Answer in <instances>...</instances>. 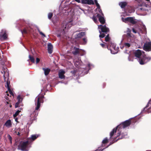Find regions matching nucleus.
<instances>
[{"label": "nucleus", "instance_id": "nucleus-1", "mask_svg": "<svg viewBox=\"0 0 151 151\" xmlns=\"http://www.w3.org/2000/svg\"><path fill=\"white\" fill-rule=\"evenodd\" d=\"M131 124L129 120H127L123 123L118 125L110 133V139L114 142L116 141L119 139L127 138V134L126 132L120 134L121 130L129 126Z\"/></svg>", "mask_w": 151, "mask_h": 151}, {"label": "nucleus", "instance_id": "nucleus-2", "mask_svg": "<svg viewBox=\"0 0 151 151\" xmlns=\"http://www.w3.org/2000/svg\"><path fill=\"white\" fill-rule=\"evenodd\" d=\"M135 56L138 58V62L141 65L144 64L151 59L150 57H146L144 52L140 50H138L135 52Z\"/></svg>", "mask_w": 151, "mask_h": 151}, {"label": "nucleus", "instance_id": "nucleus-3", "mask_svg": "<svg viewBox=\"0 0 151 151\" xmlns=\"http://www.w3.org/2000/svg\"><path fill=\"white\" fill-rule=\"evenodd\" d=\"M74 62L75 65L77 67L78 69H77L75 72L76 73L77 71L83 72L84 70H85L86 69H90L91 68L93 67V65L89 63L88 64V65L86 67L85 66L82 65L81 61L79 58L78 59H75L74 60Z\"/></svg>", "mask_w": 151, "mask_h": 151}, {"label": "nucleus", "instance_id": "nucleus-4", "mask_svg": "<svg viewBox=\"0 0 151 151\" xmlns=\"http://www.w3.org/2000/svg\"><path fill=\"white\" fill-rule=\"evenodd\" d=\"M31 142L28 140L26 141H22L18 146V149L23 151H28L31 147Z\"/></svg>", "mask_w": 151, "mask_h": 151}, {"label": "nucleus", "instance_id": "nucleus-5", "mask_svg": "<svg viewBox=\"0 0 151 151\" xmlns=\"http://www.w3.org/2000/svg\"><path fill=\"white\" fill-rule=\"evenodd\" d=\"M105 41L108 42V45L110 46V50L111 53L112 54H115L118 52L119 48L116 47L115 44L111 40V38H105Z\"/></svg>", "mask_w": 151, "mask_h": 151}, {"label": "nucleus", "instance_id": "nucleus-6", "mask_svg": "<svg viewBox=\"0 0 151 151\" xmlns=\"http://www.w3.org/2000/svg\"><path fill=\"white\" fill-rule=\"evenodd\" d=\"M44 96L43 95H39L37 96L35 99V104L36 105V107L35 110H37L40 107V103H43V99Z\"/></svg>", "mask_w": 151, "mask_h": 151}, {"label": "nucleus", "instance_id": "nucleus-7", "mask_svg": "<svg viewBox=\"0 0 151 151\" xmlns=\"http://www.w3.org/2000/svg\"><path fill=\"white\" fill-rule=\"evenodd\" d=\"M66 26H65V27H62L61 31L60 32H58L55 34V37H61V38H64L66 37L65 29Z\"/></svg>", "mask_w": 151, "mask_h": 151}, {"label": "nucleus", "instance_id": "nucleus-8", "mask_svg": "<svg viewBox=\"0 0 151 151\" xmlns=\"http://www.w3.org/2000/svg\"><path fill=\"white\" fill-rule=\"evenodd\" d=\"M22 33L23 34H27L28 33H32L34 34V29L30 27L25 28L21 30Z\"/></svg>", "mask_w": 151, "mask_h": 151}, {"label": "nucleus", "instance_id": "nucleus-9", "mask_svg": "<svg viewBox=\"0 0 151 151\" xmlns=\"http://www.w3.org/2000/svg\"><path fill=\"white\" fill-rule=\"evenodd\" d=\"M123 22L126 23L127 22H130L133 24H135L137 23V22L136 20L134 19L133 17H128L126 18L123 19Z\"/></svg>", "mask_w": 151, "mask_h": 151}, {"label": "nucleus", "instance_id": "nucleus-10", "mask_svg": "<svg viewBox=\"0 0 151 151\" xmlns=\"http://www.w3.org/2000/svg\"><path fill=\"white\" fill-rule=\"evenodd\" d=\"M143 49L147 51L151 50V42H147L143 46Z\"/></svg>", "mask_w": 151, "mask_h": 151}, {"label": "nucleus", "instance_id": "nucleus-11", "mask_svg": "<svg viewBox=\"0 0 151 151\" xmlns=\"http://www.w3.org/2000/svg\"><path fill=\"white\" fill-rule=\"evenodd\" d=\"M71 44L70 45L71 46V50L72 53L74 55H76L77 54L80 53L81 51V50H79L78 48L73 46Z\"/></svg>", "mask_w": 151, "mask_h": 151}, {"label": "nucleus", "instance_id": "nucleus-12", "mask_svg": "<svg viewBox=\"0 0 151 151\" xmlns=\"http://www.w3.org/2000/svg\"><path fill=\"white\" fill-rule=\"evenodd\" d=\"M98 28L101 29L102 32H104L105 34H107L109 31V29L105 25L103 26L100 25L98 26Z\"/></svg>", "mask_w": 151, "mask_h": 151}, {"label": "nucleus", "instance_id": "nucleus-13", "mask_svg": "<svg viewBox=\"0 0 151 151\" xmlns=\"http://www.w3.org/2000/svg\"><path fill=\"white\" fill-rule=\"evenodd\" d=\"M134 41L132 38H127V42H125L124 44V46L126 48H128L132 45V43Z\"/></svg>", "mask_w": 151, "mask_h": 151}, {"label": "nucleus", "instance_id": "nucleus-14", "mask_svg": "<svg viewBox=\"0 0 151 151\" xmlns=\"http://www.w3.org/2000/svg\"><path fill=\"white\" fill-rule=\"evenodd\" d=\"M96 16L98 18L99 21L101 24H104L105 21L104 17L101 16L99 14H97Z\"/></svg>", "mask_w": 151, "mask_h": 151}, {"label": "nucleus", "instance_id": "nucleus-15", "mask_svg": "<svg viewBox=\"0 0 151 151\" xmlns=\"http://www.w3.org/2000/svg\"><path fill=\"white\" fill-rule=\"evenodd\" d=\"M146 109H148V112H151V100L149 101L147 105L144 109L143 111H146ZM142 112L143 111H142Z\"/></svg>", "mask_w": 151, "mask_h": 151}, {"label": "nucleus", "instance_id": "nucleus-16", "mask_svg": "<svg viewBox=\"0 0 151 151\" xmlns=\"http://www.w3.org/2000/svg\"><path fill=\"white\" fill-rule=\"evenodd\" d=\"M4 126L9 128L12 126V122L10 119L8 120L4 124Z\"/></svg>", "mask_w": 151, "mask_h": 151}, {"label": "nucleus", "instance_id": "nucleus-17", "mask_svg": "<svg viewBox=\"0 0 151 151\" xmlns=\"http://www.w3.org/2000/svg\"><path fill=\"white\" fill-rule=\"evenodd\" d=\"M65 72L63 69H61L59 70L58 72L59 77L61 79H64L65 78L64 74Z\"/></svg>", "mask_w": 151, "mask_h": 151}, {"label": "nucleus", "instance_id": "nucleus-18", "mask_svg": "<svg viewBox=\"0 0 151 151\" xmlns=\"http://www.w3.org/2000/svg\"><path fill=\"white\" fill-rule=\"evenodd\" d=\"M53 46L51 43H49L47 45V50L49 53L51 54L53 51Z\"/></svg>", "mask_w": 151, "mask_h": 151}, {"label": "nucleus", "instance_id": "nucleus-19", "mask_svg": "<svg viewBox=\"0 0 151 151\" xmlns=\"http://www.w3.org/2000/svg\"><path fill=\"white\" fill-rule=\"evenodd\" d=\"M82 3L83 4L89 5L94 4V3L92 0H82Z\"/></svg>", "mask_w": 151, "mask_h": 151}, {"label": "nucleus", "instance_id": "nucleus-20", "mask_svg": "<svg viewBox=\"0 0 151 151\" xmlns=\"http://www.w3.org/2000/svg\"><path fill=\"white\" fill-rule=\"evenodd\" d=\"M17 99L18 100V101L15 104V107L16 108L18 107L20 105L21 102L22 101V99L20 95L18 96Z\"/></svg>", "mask_w": 151, "mask_h": 151}, {"label": "nucleus", "instance_id": "nucleus-21", "mask_svg": "<svg viewBox=\"0 0 151 151\" xmlns=\"http://www.w3.org/2000/svg\"><path fill=\"white\" fill-rule=\"evenodd\" d=\"M8 35L7 32L5 30H2L0 34L1 38H7Z\"/></svg>", "mask_w": 151, "mask_h": 151}, {"label": "nucleus", "instance_id": "nucleus-22", "mask_svg": "<svg viewBox=\"0 0 151 151\" xmlns=\"http://www.w3.org/2000/svg\"><path fill=\"white\" fill-rule=\"evenodd\" d=\"M128 3L126 1H122L120 2L119 5L122 9H124L125 7L127 6Z\"/></svg>", "mask_w": 151, "mask_h": 151}, {"label": "nucleus", "instance_id": "nucleus-23", "mask_svg": "<svg viewBox=\"0 0 151 151\" xmlns=\"http://www.w3.org/2000/svg\"><path fill=\"white\" fill-rule=\"evenodd\" d=\"M142 29L143 30V31H142V30H140V32H137L140 35V33H142V34L144 33V34H146V33H147L146 28V27L145 26V25H143L142 26Z\"/></svg>", "mask_w": 151, "mask_h": 151}, {"label": "nucleus", "instance_id": "nucleus-24", "mask_svg": "<svg viewBox=\"0 0 151 151\" xmlns=\"http://www.w3.org/2000/svg\"><path fill=\"white\" fill-rule=\"evenodd\" d=\"M39 136V135H32L31 136V137L29 138L28 140L30 142L31 141H34Z\"/></svg>", "mask_w": 151, "mask_h": 151}, {"label": "nucleus", "instance_id": "nucleus-25", "mask_svg": "<svg viewBox=\"0 0 151 151\" xmlns=\"http://www.w3.org/2000/svg\"><path fill=\"white\" fill-rule=\"evenodd\" d=\"M86 35V33L85 32H81L78 34H76V36L75 38H81L84 37Z\"/></svg>", "mask_w": 151, "mask_h": 151}, {"label": "nucleus", "instance_id": "nucleus-26", "mask_svg": "<svg viewBox=\"0 0 151 151\" xmlns=\"http://www.w3.org/2000/svg\"><path fill=\"white\" fill-rule=\"evenodd\" d=\"M24 130L23 129H19V130L17 131H16L15 132L16 134L18 135H22L24 133Z\"/></svg>", "mask_w": 151, "mask_h": 151}, {"label": "nucleus", "instance_id": "nucleus-27", "mask_svg": "<svg viewBox=\"0 0 151 151\" xmlns=\"http://www.w3.org/2000/svg\"><path fill=\"white\" fill-rule=\"evenodd\" d=\"M42 69L44 71L45 76H47L49 74L50 70V69L48 68H43Z\"/></svg>", "mask_w": 151, "mask_h": 151}, {"label": "nucleus", "instance_id": "nucleus-28", "mask_svg": "<svg viewBox=\"0 0 151 151\" xmlns=\"http://www.w3.org/2000/svg\"><path fill=\"white\" fill-rule=\"evenodd\" d=\"M10 82H9L8 81L6 82V87L7 88L8 90H9L10 89Z\"/></svg>", "mask_w": 151, "mask_h": 151}, {"label": "nucleus", "instance_id": "nucleus-29", "mask_svg": "<svg viewBox=\"0 0 151 151\" xmlns=\"http://www.w3.org/2000/svg\"><path fill=\"white\" fill-rule=\"evenodd\" d=\"M20 111H19V110H17L16 113L13 115V116L14 118H15L17 116L19 113L20 112Z\"/></svg>", "mask_w": 151, "mask_h": 151}, {"label": "nucleus", "instance_id": "nucleus-30", "mask_svg": "<svg viewBox=\"0 0 151 151\" xmlns=\"http://www.w3.org/2000/svg\"><path fill=\"white\" fill-rule=\"evenodd\" d=\"M29 58L32 62L33 63H35V59L33 57L31 56L30 55H29Z\"/></svg>", "mask_w": 151, "mask_h": 151}, {"label": "nucleus", "instance_id": "nucleus-31", "mask_svg": "<svg viewBox=\"0 0 151 151\" xmlns=\"http://www.w3.org/2000/svg\"><path fill=\"white\" fill-rule=\"evenodd\" d=\"M100 34L99 35V36L100 38H104L105 36V35L104 33H102L101 32L99 31Z\"/></svg>", "mask_w": 151, "mask_h": 151}, {"label": "nucleus", "instance_id": "nucleus-32", "mask_svg": "<svg viewBox=\"0 0 151 151\" xmlns=\"http://www.w3.org/2000/svg\"><path fill=\"white\" fill-rule=\"evenodd\" d=\"M52 16H53V14L52 13L50 12L48 13V18L49 19H50L52 18Z\"/></svg>", "mask_w": 151, "mask_h": 151}, {"label": "nucleus", "instance_id": "nucleus-33", "mask_svg": "<svg viewBox=\"0 0 151 151\" xmlns=\"http://www.w3.org/2000/svg\"><path fill=\"white\" fill-rule=\"evenodd\" d=\"M94 1H95V2L96 6L97 7V8L98 9H100V7L99 4L98 3L97 0H95Z\"/></svg>", "mask_w": 151, "mask_h": 151}, {"label": "nucleus", "instance_id": "nucleus-34", "mask_svg": "<svg viewBox=\"0 0 151 151\" xmlns=\"http://www.w3.org/2000/svg\"><path fill=\"white\" fill-rule=\"evenodd\" d=\"M9 75V74H8V73L7 72H6H6H5L4 73V80L5 81V79L6 78V77H5V76H8Z\"/></svg>", "mask_w": 151, "mask_h": 151}, {"label": "nucleus", "instance_id": "nucleus-35", "mask_svg": "<svg viewBox=\"0 0 151 151\" xmlns=\"http://www.w3.org/2000/svg\"><path fill=\"white\" fill-rule=\"evenodd\" d=\"M82 40L83 42L81 44H85L86 43L87 41L86 38H83Z\"/></svg>", "mask_w": 151, "mask_h": 151}, {"label": "nucleus", "instance_id": "nucleus-36", "mask_svg": "<svg viewBox=\"0 0 151 151\" xmlns=\"http://www.w3.org/2000/svg\"><path fill=\"white\" fill-rule=\"evenodd\" d=\"M7 95V96H5V99L8 101L10 100V98L11 97L10 96H9V94H6Z\"/></svg>", "mask_w": 151, "mask_h": 151}, {"label": "nucleus", "instance_id": "nucleus-37", "mask_svg": "<svg viewBox=\"0 0 151 151\" xmlns=\"http://www.w3.org/2000/svg\"><path fill=\"white\" fill-rule=\"evenodd\" d=\"M38 31L40 33V35H42V36L44 37H46L45 34H44L43 33H42V32H41L39 29L38 30Z\"/></svg>", "mask_w": 151, "mask_h": 151}, {"label": "nucleus", "instance_id": "nucleus-38", "mask_svg": "<svg viewBox=\"0 0 151 151\" xmlns=\"http://www.w3.org/2000/svg\"><path fill=\"white\" fill-rule=\"evenodd\" d=\"M108 141V139L107 138H105L103 141H102V143L103 144H105Z\"/></svg>", "mask_w": 151, "mask_h": 151}, {"label": "nucleus", "instance_id": "nucleus-39", "mask_svg": "<svg viewBox=\"0 0 151 151\" xmlns=\"http://www.w3.org/2000/svg\"><path fill=\"white\" fill-rule=\"evenodd\" d=\"M8 139L10 140V143H12V138L9 135H8Z\"/></svg>", "mask_w": 151, "mask_h": 151}, {"label": "nucleus", "instance_id": "nucleus-40", "mask_svg": "<svg viewBox=\"0 0 151 151\" xmlns=\"http://www.w3.org/2000/svg\"><path fill=\"white\" fill-rule=\"evenodd\" d=\"M9 91V93L10 94L12 95V96H14V94L12 92V91L10 89L9 90H8Z\"/></svg>", "mask_w": 151, "mask_h": 151}, {"label": "nucleus", "instance_id": "nucleus-41", "mask_svg": "<svg viewBox=\"0 0 151 151\" xmlns=\"http://www.w3.org/2000/svg\"><path fill=\"white\" fill-rule=\"evenodd\" d=\"M93 19L95 22H96L97 21V19L96 17H93Z\"/></svg>", "mask_w": 151, "mask_h": 151}, {"label": "nucleus", "instance_id": "nucleus-42", "mask_svg": "<svg viewBox=\"0 0 151 151\" xmlns=\"http://www.w3.org/2000/svg\"><path fill=\"white\" fill-rule=\"evenodd\" d=\"M132 30L133 32L135 33H136L137 32V31L134 28H132Z\"/></svg>", "mask_w": 151, "mask_h": 151}, {"label": "nucleus", "instance_id": "nucleus-43", "mask_svg": "<svg viewBox=\"0 0 151 151\" xmlns=\"http://www.w3.org/2000/svg\"><path fill=\"white\" fill-rule=\"evenodd\" d=\"M40 59L38 58H36V63H38L40 61Z\"/></svg>", "mask_w": 151, "mask_h": 151}, {"label": "nucleus", "instance_id": "nucleus-44", "mask_svg": "<svg viewBox=\"0 0 151 151\" xmlns=\"http://www.w3.org/2000/svg\"><path fill=\"white\" fill-rule=\"evenodd\" d=\"M127 35L128 37H131V34L130 32H128L127 33Z\"/></svg>", "mask_w": 151, "mask_h": 151}, {"label": "nucleus", "instance_id": "nucleus-45", "mask_svg": "<svg viewBox=\"0 0 151 151\" xmlns=\"http://www.w3.org/2000/svg\"><path fill=\"white\" fill-rule=\"evenodd\" d=\"M101 45V46L102 47H104V46H105V45L104 44H100Z\"/></svg>", "mask_w": 151, "mask_h": 151}, {"label": "nucleus", "instance_id": "nucleus-46", "mask_svg": "<svg viewBox=\"0 0 151 151\" xmlns=\"http://www.w3.org/2000/svg\"><path fill=\"white\" fill-rule=\"evenodd\" d=\"M105 38H110L109 37V35L108 34L106 36V37Z\"/></svg>", "mask_w": 151, "mask_h": 151}, {"label": "nucleus", "instance_id": "nucleus-47", "mask_svg": "<svg viewBox=\"0 0 151 151\" xmlns=\"http://www.w3.org/2000/svg\"><path fill=\"white\" fill-rule=\"evenodd\" d=\"M145 0L148 3H150V0Z\"/></svg>", "mask_w": 151, "mask_h": 151}, {"label": "nucleus", "instance_id": "nucleus-48", "mask_svg": "<svg viewBox=\"0 0 151 151\" xmlns=\"http://www.w3.org/2000/svg\"><path fill=\"white\" fill-rule=\"evenodd\" d=\"M128 60L129 61H132L133 60H130V59H129V57H128Z\"/></svg>", "mask_w": 151, "mask_h": 151}, {"label": "nucleus", "instance_id": "nucleus-49", "mask_svg": "<svg viewBox=\"0 0 151 151\" xmlns=\"http://www.w3.org/2000/svg\"><path fill=\"white\" fill-rule=\"evenodd\" d=\"M17 120H18V119H17V118H15V121H16V122H18Z\"/></svg>", "mask_w": 151, "mask_h": 151}, {"label": "nucleus", "instance_id": "nucleus-50", "mask_svg": "<svg viewBox=\"0 0 151 151\" xmlns=\"http://www.w3.org/2000/svg\"><path fill=\"white\" fill-rule=\"evenodd\" d=\"M75 1H77V2H80V0H75Z\"/></svg>", "mask_w": 151, "mask_h": 151}, {"label": "nucleus", "instance_id": "nucleus-51", "mask_svg": "<svg viewBox=\"0 0 151 151\" xmlns=\"http://www.w3.org/2000/svg\"><path fill=\"white\" fill-rule=\"evenodd\" d=\"M145 6L146 7H148L149 6V5L148 4H145Z\"/></svg>", "mask_w": 151, "mask_h": 151}, {"label": "nucleus", "instance_id": "nucleus-52", "mask_svg": "<svg viewBox=\"0 0 151 151\" xmlns=\"http://www.w3.org/2000/svg\"><path fill=\"white\" fill-rule=\"evenodd\" d=\"M1 40H2V39H6V38H1Z\"/></svg>", "mask_w": 151, "mask_h": 151}, {"label": "nucleus", "instance_id": "nucleus-53", "mask_svg": "<svg viewBox=\"0 0 151 151\" xmlns=\"http://www.w3.org/2000/svg\"><path fill=\"white\" fill-rule=\"evenodd\" d=\"M63 25V24H61V26H62Z\"/></svg>", "mask_w": 151, "mask_h": 151}, {"label": "nucleus", "instance_id": "nucleus-54", "mask_svg": "<svg viewBox=\"0 0 151 151\" xmlns=\"http://www.w3.org/2000/svg\"><path fill=\"white\" fill-rule=\"evenodd\" d=\"M112 143H110V145H111Z\"/></svg>", "mask_w": 151, "mask_h": 151}, {"label": "nucleus", "instance_id": "nucleus-55", "mask_svg": "<svg viewBox=\"0 0 151 151\" xmlns=\"http://www.w3.org/2000/svg\"><path fill=\"white\" fill-rule=\"evenodd\" d=\"M83 54H83L82 55H83Z\"/></svg>", "mask_w": 151, "mask_h": 151}, {"label": "nucleus", "instance_id": "nucleus-56", "mask_svg": "<svg viewBox=\"0 0 151 151\" xmlns=\"http://www.w3.org/2000/svg\"><path fill=\"white\" fill-rule=\"evenodd\" d=\"M68 43L69 44H70V42H68Z\"/></svg>", "mask_w": 151, "mask_h": 151}, {"label": "nucleus", "instance_id": "nucleus-57", "mask_svg": "<svg viewBox=\"0 0 151 151\" xmlns=\"http://www.w3.org/2000/svg\"><path fill=\"white\" fill-rule=\"evenodd\" d=\"M7 104H8V102H7Z\"/></svg>", "mask_w": 151, "mask_h": 151}, {"label": "nucleus", "instance_id": "nucleus-58", "mask_svg": "<svg viewBox=\"0 0 151 151\" xmlns=\"http://www.w3.org/2000/svg\"><path fill=\"white\" fill-rule=\"evenodd\" d=\"M148 151L147 150V151Z\"/></svg>", "mask_w": 151, "mask_h": 151}]
</instances>
